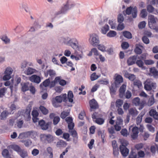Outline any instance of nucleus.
Returning <instances> with one entry per match:
<instances>
[{"instance_id":"nucleus-1","label":"nucleus","mask_w":158,"mask_h":158,"mask_svg":"<svg viewBox=\"0 0 158 158\" xmlns=\"http://www.w3.org/2000/svg\"><path fill=\"white\" fill-rule=\"evenodd\" d=\"M73 92L71 91H69L68 94V98L65 94L56 96L55 98L52 99V104L54 107H57L59 106L57 103H60L62 101L64 102H66L68 99L69 102L72 103L73 101Z\"/></svg>"},{"instance_id":"nucleus-2","label":"nucleus","mask_w":158,"mask_h":158,"mask_svg":"<svg viewBox=\"0 0 158 158\" xmlns=\"http://www.w3.org/2000/svg\"><path fill=\"white\" fill-rule=\"evenodd\" d=\"M144 88L147 91H150L152 89H155L156 84L152 82V80L150 79H147L144 82Z\"/></svg>"},{"instance_id":"nucleus-3","label":"nucleus","mask_w":158,"mask_h":158,"mask_svg":"<svg viewBox=\"0 0 158 158\" xmlns=\"http://www.w3.org/2000/svg\"><path fill=\"white\" fill-rule=\"evenodd\" d=\"M54 140L53 137L50 134L46 135L45 134L40 135V140L44 143H50L52 142Z\"/></svg>"},{"instance_id":"nucleus-4","label":"nucleus","mask_w":158,"mask_h":158,"mask_svg":"<svg viewBox=\"0 0 158 158\" xmlns=\"http://www.w3.org/2000/svg\"><path fill=\"white\" fill-rule=\"evenodd\" d=\"M137 8L136 6H135L133 7L131 6L127 7L125 10L127 15H130L132 14L133 18H136L137 15Z\"/></svg>"},{"instance_id":"nucleus-5","label":"nucleus","mask_w":158,"mask_h":158,"mask_svg":"<svg viewBox=\"0 0 158 158\" xmlns=\"http://www.w3.org/2000/svg\"><path fill=\"white\" fill-rule=\"evenodd\" d=\"M89 40L91 44L94 46H96L99 43L98 37L96 34H90Z\"/></svg>"},{"instance_id":"nucleus-6","label":"nucleus","mask_w":158,"mask_h":158,"mask_svg":"<svg viewBox=\"0 0 158 158\" xmlns=\"http://www.w3.org/2000/svg\"><path fill=\"white\" fill-rule=\"evenodd\" d=\"M13 71L11 68H7L4 73L5 75L3 77V80L4 81L9 80L11 77V74H12Z\"/></svg>"},{"instance_id":"nucleus-7","label":"nucleus","mask_w":158,"mask_h":158,"mask_svg":"<svg viewBox=\"0 0 158 158\" xmlns=\"http://www.w3.org/2000/svg\"><path fill=\"white\" fill-rule=\"evenodd\" d=\"M52 124L51 122L45 123L43 120H40L39 122V125L43 130H46L50 127Z\"/></svg>"},{"instance_id":"nucleus-8","label":"nucleus","mask_w":158,"mask_h":158,"mask_svg":"<svg viewBox=\"0 0 158 158\" xmlns=\"http://www.w3.org/2000/svg\"><path fill=\"white\" fill-rule=\"evenodd\" d=\"M98 117L97 113L95 112L92 115V117L93 119H96L95 122L99 125H102L104 122V120L101 118H97Z\"/></svg>"},{"instance_id":"nucleus-9","label":"nucleus","mask_w":158,"mask_h":158,"mask_svg":"<svg viewBox=\"0 0 158 158\" xmlns=\"http://www.w3.org/2000/svg\"><path fill=\"white\" fill-rule=\"evenodd\" d=\"M157 19L154 16L150 15L148 16V25L149 27H152V26L155 25L156 23Z\"/></svg>"},{"instance_id":"nucleus-10","label":"nucleus","mask_w":158,"mask_h":158,"mask_svg":"<svg viewBox=\"0 0 158 158\" xmlns=\"http://www.w3.org/2000/svg\"><path fill=\"white\" fill-rule=\"evenodd\" d=\"M137 59V56H133L130 57L127 60V63L128 66L131 65L136 63Z\"/></svg>"},{"instance_id":"nucleus-11","label":"nucleus","mask_w":158,"mask_h":158,"mask_svg":"<svg viewBox=\"0 0 158 158\" xmlns=\"http://www.w3.org/2000/svg\"><path fill=\"white\" fill-rule=\"evenodd\" d=\"M29 79L31 82L37 84L40 83L41 81L40 77L36 75H33L30 77Z\"/></svg>"},{"instance_id":"nucleus-12","label":"nucleus","mask_w":158,"mask_h":158,"mask_svg":"<svg viewBox=\"0 0 158 158\" xmlns=\"http://www.w3.org/2000/svg\"><path fill=\"white\" fill-rule=\"evenodd\" d=\"M139 133V129L136 127H134L132 129V132L131 136L134 139H135L138 136Z\"/></svg>"},{"instance_id":"nucleus-13","label":"nucleus","mask_w":158,"mask_h":158,"mask_svg":"<svg viewBox=\"0 0 158 158\" xmlns=\"http://www.w3.org/2000/svg\"><path fill=\"white\" fill-rule=\"evenodd\" d=\"M126 89V86L123 84L120 88L119 90V96L120 98H123L125 96V92Z\"/></svg>"},{"instance_id":"nucleus-14","label":"nucleus","mask_w":158,"mask_h":158,"mask_svg":"<svg viewBox=\"0 0 158 158\" xmlns=\"http://www.w3.org/2000/svg\"><path fill=\"white\" fill-rule=\"evenodd\" d=\"M68 43L70 45L73 49H76L77 48L78 43L76 39H71L69 40Z\"/></svg>"},{"instance_id":"nucleus-15","label":"nucleus","mask_w":158,"mask_h":158,"mask_svg":"<svg viewBox=\"0 0 158 158\" xmlns=\"http://www.w3.org/2000/svg\"><path fill=\"white\" fill-rule=\"evenodd\" d=\"M89 106L90 108L95 109L98 107V103L94 99H93L89 101Z\"/></svg>"},{"instance_id":"nucleus-16","label":"nucleus","mask_w":158,"mask_h":158,"mask_svg":"<svg viewBox=\"0 0 158 158\" xmlns=\"http://www.w3.org/2000/svg\"><path fill=\"white\" fill-rule=\"evenodd\" d=\"M69 132L74 138L73 139V142L76 143L77 142L78 139V135L77 131L75 130H73L69 131Z\"/></svg>"},{"instance_id":"nucleus-17","label":"nucleus","mask_w":158,"mask_h":158,"mask_svg":"<svg viewBox=\"0 0 158 158\" xmlns=\"http://www.w3.org/2000/svg\"><path fill=\"white\" fill-rule=\"evenodd\" d=\"M141 48H143V47L139 44H136L135 48L134 49V52L137 54H140L142 53Z\"/></svg>"},{"instance_id":"nucleus-18","label":"nucleus","mask_w":158,"mask_h":158,"mask_svg":"<svg viewBox=\"0 0 158 158\" xmlns=\"http://www.w3.org/2000/svg\"><path fill=\"white\" fill-rule=\"evenodd\" d=\"M120 151L123 156H127L128 154L129 150L127 148H123L122 147H119Z\"/></svg>"},{"instance_id":"nucleus-19","label":"nucleus","mask_w":158,"mask_h":158,"mask_svg":"<svg viewBox=\"0 0 158 158\" xmlns=\"http://www.w3.org/2000/svg\"><path fill=\"white\" fill-rule=\"evenodd\" d=\"M114 79V83L115 85H118L122 83L123 81L122 76L119 75H117Z\"/></svg>"},{"instance_id":"nucleus-20","label":"nucleus","mask_w":158,"mask_h":158,"mask_svg":"<svg viewBox=\"0 0 158 158\" xmlns=\"http://www.w3.org/2000/svg\"><path fill=\"white\" fill-rule=\"evenodd\" d=\"M50 81L49 78L46 79L40 85V87L41 89H43V86L46 87L49 86Z\"/></svg>"},{"instance_id":"nucleus-21","label":"nucleus","mask_w":158,"mask_h":158,"mask_svg":"<svg viewBox=\"0 0 158 158\" xmlns=\"http://www.w3.org/2000/svg\"><path fill=\"white\" fill-rule=\"evenodd\" d=\"M132 103L135 106H142V103L140 102V99L138 97L134 98L132 100Z\"/></svg>"},{"instance_id":"nucleus-22","label":"nucleus","mask_w":158,"mask_h":158,"mask_svg":"<svg viewBox=\"0 0 158 158\" xmlns=\"http://www.w3.org/2000/svg\"><path fill=\"white\" fill-rule=\"evenodd\" d=\"M22 85V91L25 92L29 90V83H25L23 84H21Z\"/></svg>"},{"instance_id":"nucleus-23","label":"nucleus","mask_w":158,"mask_h":158,"mask_svg":"<svg viewBox=\"0 0 158 158\" xmlns=\"http://www.w3.org/2000/svg\"><path fill=\"white\" fill-rule=\"evenodd\" d=\"M48 75H49L51 77H53L56 75L55 72L52 69H49L48 70L47 73H45V75L46 76H48Z\"/></svg>"},{"instance_id":"nucleus-24","label":"nucleus","mask_w":158,"mask_h":158,"mask_svg":"<svg viewBox=\"0 0 158 158\" xmlns=\"http://www.w3.org/2000/svg\"><path fill=\"white\" fill-rule=\"evenodd\" d=\"M18 154L22 158H25L28 156L27 151L24 149H21Z\"/></svg>"},{"instance_id":"nucleus-25","label":"nucleus","mask_w":158,"mask_h":158,"mask_svg":"<svg viewBox=\"0 0 158 158\" xmlns=\"http://www.w3.org/2000/svg\"><path fill=\"white\" fill-rule=\"evenodd\" d=\"M36 71L35 69L29 67L24 72L27 75H30L35 72Z\"/></svg>"},{"instance_id":"nucleus-26","label":"nucleus","mask_w":158,"mask_h":158,"mask_svg":"<svg viewBox=\"0 0 158 158\" xmlns=\"http://www.w3.org/2000/svg\"><path fill=\"white\" fill-rule=\"evenodd\" d=\"M67 145V143L64 141L60 140L58 141L56 144V146L58 147H65Z\"/></svg>"},{"instance_id":"nucleus-27","label":"nucleus","mask_w":158,"mask_h":158,"mask_svg":"<svg viewBox=\"0 0 158 158\" xmlns=\"http://www.w3.org/2000/svg\"><path fill=\"white\" fill-rule=\"evenodd\" d=\"M129 112L130 114L133 116H135L138 114V111L134 108H130L129 110Z\"/></svg>"},{"instance_id":"nucleus-28","label":"nucleus","mask_w":158,"mask_h":158,"mask_svg":"<svg viewBox=\"0 0 158 158\" xmlns=\"http://www.w3.org/2000/svg\"><path fill=\"white\" fill-rule=\"evenodd\" d=\"M9 113L6 110L3 111L1 114L0 119L1 120H3L5 119L8 115Z\"/></svg>"},{"instance_id":"nucleus-29","label":"nucleus","mask_w":158,"mask_h":158,"mask_svg":"<svg viewBox=\"0 0 158 158\" xmlns=\"http://www.w3.org/2000/svg\"><path fill=\"white\" fill-rule=\"evenodd\" d=\"M69 9V3L68 1L62 7L60 11V13H64Z\"/></svg>"},{"instance_id":"nucleus-30","label":"nucleus","mask_w":158,"mask_h":158,"mask_svg":"<svg viewBox=\"0 0 158 158\" xmlns=\"http://www.w3.org/2000/svg\"><path fill=\"white\" fill-rule=\"evenodd\" d=\"M39 109L42 113L44 115H46L48 113V110L43 106H40L39 107Z\"/></svg>"},{"instance_id":"nucleus-31","label":"nucleus","mask_w":158,"mask_h":158,"mask_svg":"<svg viewBox=\"0 0 158 158\" xmlns=\"http://www.w3.org/2000/svg\"><path fill=\"white\" fill-rule=\"evenodd\" d=\"M59 77H56L53 81H50V83L49 86L50 88H52L54 87L56 83H58V81L59 80Z\"/></svg>"},{"instance_id":"nucleus-32","label":"nucleus","mask_w":158,"mask_h":158,"mask_svg":"<svg viewBox=\"0 0 158 158\" xmlns=\"http://www.w3.org/2000/svg\"><path fill=\"white\" fill-rule=\"evenodd\" d=\"M27 134L32 138H35L37 136V133L33 131H28L27 132Z\"/></svg>"},{"instance_id":"nucleus-33","label":"nucleus","mask_w":158,"mask_h":158,"mask_svg":"<svg viewBox=\"0 0 158 158\" xmlns=\"http://www.w3.org/2000/svg\"><path fill=\"white\" fill-rule=\"evenodd\" d=\"M144 115L143 113L140 114L136 119V123L137 125L139 124L142 121V118Z\"/></svg>"},{"instance_id":"nucleus-34","label":"nucleus","mask_w":158,"mask_h":158,"mask_svg":"<svg viewBox=\"0 0 158 158\" xmlns=\"http://www.w3.org/2000/svg\"><path fill=\"white\" fill-rule=\"evenodd\" d=\"M6 90L7 89L5 87L0 88V98H2L5 96Z\"/></svg>"},{"instance_id":"nucleus-35","label":"nucleus","mask_w":158,"mask_h":158,"mask_svg":"<svg viewBox=\"0 0 158 158\" xmlns=\"http://www.w3.org/2000/svg\"><path fill=\"white\" fill-rule=\"evenodd\" d=\"M150 71L155 77L158 76V71L154 67L150 68Z\"/></svg>"},{"instance_id":"nucleus-36","label":"nucleus","mask_w":158,"mask_h":158,"mask_svg":"<svg viewBox=\"0 0 158 158\" xmlns=\"http://www.w3.org/2000/svg\"><path fill=\"white\" fill-rule=\"evenodd\" d=\"M109 26L108 25H105L102 28V33L104 34H106L109 30Z\"/></svg>"},{"instance_id":"nucleus-37","label":"nucleus","mask_w":158,"mask_h":158,"mask_svg":"<svg viewBox=\"0 0 158 158\" xmlns=\"http://www.w3.org/2000/svg\"><path fill=\"white\" fill-rule=\"evenodd\" d=\"M123 36L126 38L128 39H131L132 38V36L131 33L128 31H124L123 32Z\"/></svg>"},{"instance_id":"nucleus-38","label":"nucleus","mask_w":158,"mask_h":158,"mask_svg":"<svg viewBox=\"0 0 158 158\" xmlns=\"http://www.w3.org/2000/svg\"><path fill=\"white\" fill-rule=\"evenodd\" d=\"M117 35L116 32L114 31H110L107 34V36L109 37H115Z\"/></svg>"},{"instance_id":"nucleus-39","label":"nucleus","mask_w":158,"mask_h":158,"mask_svg":"<svg viewBox=\"0 0 158 158\" xmlns=\"http://www.w3.org/2000/svg\"><path fill=\"white\" fill-rule=\"evenodd\" d=\"M134 85L135 86H137L139 88H140L142 87L141 82L139 80H135L134 82Z\"/></svg>"},{"instance_id":"nucleus-40","label":"nucleus","mask_w":158,"mask_h":158,"mask_svg":"<svg viewBox=\"0 0 158 158\" xmlns=\"http://www.w3.org/2000/svg\"><path fill=\"white\" fill-rule=\"evenodd\" d=\"M121 145H120V147H122L123 148H127L126 146L128 144V141L125 140L123 139L121 141Z\"/></svg>"},{"instance_id":"nucleus-41","label":"nucleus","mask_w":158,"mask_h":158,"mask_svg":"<svg viewBox=\"0 0 158 158\" xmlns=\"http://www.w3.org/2000/svg\"><path fill=\"white\" fill-rule=\"evenodd\" d=\"M11 148L17 152L18 154L21 149L20 147L17 145H12Z\"/></svg>"},{"instance_id":"nucleus-42","label":"nucleus","mask_w":158,"mask_h":158,"mask_svg":"<svg viewBox=\"0 0 158 158\" xmlns=\"http://www.w3.org/2000/svg\"><path fill=\"white\" fill-rule=\"evenodd\" d=\"M148 14L146 9H143L141 11V17L142 18H145L147 15Z\"/></svg>"},{"instance_id":"nucleus-43","label":"nucleus","mask_w":158,"mask_h":158,"mask_svg":"<svg viewBox=\"0 0 158 158\" xmlns=\"http://www.w3.org/2000/svg\"><path fill=\"white\" fill-rule=\"evenodd\" d=\"M59 77V79L58 81V83H59V84L61 86H64L66 84V81L61 79L60 77Z\"/></svg>"},{"instance_id":"nucleus-44","label":"nucleus","mask_w":158,"mask_h":158,"mask_svg":"<svg viewBox=\"0 0 158 158\" xmlns=\"http://www.w3.org/2000/svg\"><path fill=\"white\" fill-rule=\"evenodd\" d=\"M121 46L123 49H126L129 48V44L127 42H124L121 44Z\"/></svg>"},{"instance_id":"nucleus-45","label":"nucleus","mask_w":158,"mask_h":158,"mask_svg":"<svg viewBox=\"0 0 158 158\" xmlns=\"http://www.w3.org/2000/svg\"><path fill=\"white\" fill-rule=\"evenodd\" d=\"M21 142L24 143V144L26 147H29L31 144L32 142L31 140L27 139L25 140H22Z\"/></svg>"},{"instance_id":"nucleus-46","label":"nucleus","mask_w":158,"mask_h":158,"mask_svg":"<svg viewBox=\"0 0 158 158\" xmlns=\"http://www.w3.org/2000/svg\"><path fill=\"white\" fill-rule=\"evenodd\" d=\"M154 103V98L153 96H152L149 98L148 100V106H150L153 105Z\"/></svg>"},{"instance_id":"nucleus-47","label":"nucleus","mask_w":158,"mask_h":158,"mask_svg":"<svg viewBox=\"0 0 158 158\" xmlns=\"http://www.w3.org/2000/svg\"><path fill=\"white\" fill-rule=\"evenodd\" d=\"M60 119L58 116H55L53 119V124L54 125H57L59 122Z\"/></svg>"},{"instance_id":"nucleus-48","label":"nucleus","mask_w":158,"mask_h":158,"mask_svg":"<svg viewBox=\"0 0 158 158\" xmlns=\"http://www.w3.org/2000/svg\"><path fill=\"white\" fill-rule=\"evenodd\" d=\"M124 19L123 15L122 14H119L118 16V21L119 23H122Z\"/></svg>"},{"instance_id":"nucleus-49","label":"nucleus","mask_w":158,"mask_h":158,"mask_svg":"<svg viewBox=\"0 0 158 158\" xmlns=\"http://www.w3.org/2000/svg\"><path fill=\"white\" fill-rule=\"evenodd\" d=\"M1 39L6 44H7L10 43V40L9 39L7 36L5 35H3L2 38Z\"/></svg>"},{"instance_id":"nucleus-50","label":"nucleus","mask_w":158,"mask_h":158,"mask_svg":"<svg viewBox=\"0 0 158 158\" xmlns=\"http://www.w3.org/2000/svg\"><path fill=\"white\" fill-rule=\"evenodd\" d=\"M99 77V76L96 75L95 73H94L91 75L90 79L91 81H94L97 79Z\"/></svg>"},{"instance_id":"nucleus-51","label":"nucleus","mask_w":158,"mask_h":158,"mask_svg":"<svg viewBox=\"0 0 158 158\" xmlns=\"http://www.w3.org/2000/svg\"><path fill=\"white\" fill-rule=\"evenodd\" d=\"M135 63L139 67L142 68L143 66V62L140 60H136Z\"/></svg>"},{"instance_id":"nucleus-52","label":"nucleus","mask_w":158,"mask_h":158,"mask_svg":"<svg viewBox=\"0 0 158 158\" xmlns=\"http://www.w3.org/2000/svg\"><path fill=\"white\" fill-rule=\"evenodd\" d=\"M123 102L121 99H118L116 102V106L118 107H121L123 104Z\"/></svg>"},{"instance_id":"nucleus-53","label":"nucleus","mask_w":158,"mask_h":158,"mask_svg":"<svg viewBox=\"0 0 158 158\" xmlns=\"http://www.w3.org/2000/svg\"><path fill=\"white\" fill-rule=\"evenodd\" d=\"M147 9L149 13H152L154 10V8L151 5H148Z\"/></svg>"},{"instance_id":"nucleus-54","label":"nucleus","mask_w":158,"mask_h":158,"mask_svg":"<svg viewBox=\"0 0 158 158\" xmlns=\"http://www.w3.org/2000/svg\"><path fill=\"white\" fill-rule=\"evenodd\" d=\"M131 96L132 94L131 92L130 91L127 90L126 93H125V96L123 98H125L127 99H129L131 97Z\"/></svg>"},{"instance_id":"nucleus-55","label":"nucleus","mask_w":158,"mask_h":158,"mask_svg":"<svg viewBox=\"0 0 158 158\" xmlns=\"http://www.w3.org/2000/svg\"><path fill=\"white\" fill-rule=\"evenodd\" d=\"M85 115V113L84 110H83L81 111L80 113L79 114L78 118L80 119L83 120Z\"/></svg>"},{"instance_id":"nucleus-56","label":"nucleus","mask_w":158,"mask_h":158,"mask_svg":"<svg viewBox=\"0 0 158 158\" xmlns=\"http://www.w3.org/2000/svg\"><path fill=\"white\" fill-rule=\"evenodd\" d=\"M69 115V113L63 111L61 113L60 117L62 118H64Z\"/></svg>"},{"instance_id":"nucleus-57","label":"nucleus","mask_w":158,"mask_h":158,"mask_svg":"<svg viewBox=\"0 0 158 158\" xmlns=\"http://www.w3.org/2000/svg\"><path fill=\"white\" fill-rule=\"evenodd\" d=\"M121 135L124 137H127L128 135L127 130L126 129H123L121 131Z\"/></svg>"},{"instance_id":"nucleus-58","label":"nucleus","mask_w":158,"mask_h":158,"mask_svg":"<svg viewBox=\"0 0 158 158\" xmlns=\"http://www.w3.org/2000/svg\"><path fill=\"white\" fill-rule=\"evenodd\" d=\"M142 40L143 42L146 44H148L149 43V39L145 36H143L142 37Z\"/></svg>"},{"instance_id":"nucleus-59","label":"nucleus","mask_w":158,"mask_h":158,"mask_svg":"<svg viewBox=\"0 0 158 158\" xmlns=\"http://www.w3.org/2000/svg\"><path fill=\"white\" fill-rule=\"evenodd\" d=\"M98 49L102 52L106 51V47L103 45L99 44L98 45Z\"/></svg>"},{"instance_id":"nucleus-60","label":"nucleus","mask_w":158,"mask_h":158,"mask_svg":"<svg viewBox=\"0 0 158 158\" xmlns=\"http://www.w3.org/2000/svg\"><path fill=\"white\" fill-rule=\"evenodd\" d=\"M137 157V154L135 152H134L132 151L129 156V158H136Z\"/></svg>"},{"instance_id":"nucleus-61","label":"nucleus","mask_w":158,"mask_h":158,"mask_svg":"<svg viewBox=\"0 0 158 158\" xmlns=\"http://www.w3.org/2000/svg\"><path fill=\"white\" fill-rule=\"evenodd\" d=\"M143 145L142 143H140L136 144L135 146V148L137 150L141 149L143 147Z\"/></svg>"},{"instance_id":"nucleus-62","label":"nucleus","mask_w":158,"mask_h":158,"mask_svg":"<svg viewBox=\"0 0 158 158\" xmlns=\"http://www.w3.org/2000/svg\"><path fill=\"white\" fill-rule=\"evenodd\" d=\"M144 62L146 65H151L154 63V61L152 60H145Z\"/></svg>"},{"instance_id":"nucleus-63","label":"nucleus","mask_w":158,"mask_h":158,"mask_svg":"<svg viewBox=\"0 0 158 158\" xmlns=\"http://www.w3.org/2000/svg\"><path fill=\"white\" fill-rule=\"evenodd\" d=\"M9 151L7 149H4L2 152V154L4 157H7L9 155Z\"/></svg>"},{"instance_id":"nucleus-64","label":"nucleus","mask_w":158,"mask_h":158,"mask_svg":"<svg viewBox=\"0 0 158 158\" xmlns=\"http://www.w3.org/2000/svg\"><path fill=\"white\" fill-rule=\"evenodd\" d=\"M17 123L18 127L19 128H21L23 124V120L20 119L17 121Z\"/></svg>"}]
</instances>
